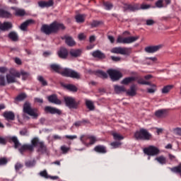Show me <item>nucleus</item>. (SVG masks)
<instances>
[{"label":"nucleus","mask_w":181,"mask_h":181,"mask_svg":"<svg viewBox=\"0 0 181 181\" xmlns=\"http://www.w3.org/2000/svg\"><path fill=\"white\" fill-rule=\"evenodd\" d=\"M66 29V26L64 24L60 23L57 21H54L49 25L44 24L41 27V32L45 33V35H50L52 33H57L59 30H64Z\"/></svg>","instance_id":"f257e3e1"},{"label":"nucleus","mask_w":181,"mask_h":181,"mask_svg":"<svg viewBox=\"0 0 181 181\" xmlns=\"http://www.w3.org/2000/svg\"><path fill=\"white\" fill-rule=\"evenodd\" d=\"M134 136L137 141H149L152 138V134L146 129L141 128L134 133Z\"/></svg>","instance_id":"f03ea898"},{"label":"nucleus","mask_w":181,"mask_h":181,"mask_svg":"<svg viewBox=\"0 0 181 181\" xmlns=\"http://www.w3.org/2000/svg\"><path fill=\"white\" fill-rule=\"evenodd\" d=\"M65 105L70 110H77L80 105V101L76 100V98L70 96H65L64 98Z\"/></svg>","instance_id":"7ed1b4c3"},{"label":"nucleus","mask_w":181,"mask_h":181,"mask_svg":"<svg viewBox=\"0 0 181 181\" xmlns=\"http://www.w3.org/2000/svg\"><path fill=\"white\" fill-rule=\"evenodd\" d=\"M23 111L25 114H28L30 117H33L34 118H36L38 117L39 115L36 113L37 111V109L36 108H32V105L29 102H25L23 105Z\"/></svg>","instance_id":"20e7f679"},{"label":"nucleus","mask_w":181,"mask_h":181,"mask_svg":"<svg viewBox=\"0 0 181 181\" xmlns=\"http://www.w3.org/2000/svg\"><path fill=\"white\" fill-rule=\"evenodd\" d=\"M143 151L145 155H148V156H158V155L160 153V150L155 146H149L144 148Z\"/></svg>","instance_id":"39448f33"},{"label":"nucleus","mask_w":181,"mask_h":181,"mask_svg":"<svg viewBox=\"0 0 181 181\" xmlns=\"http://www.w3.org/2000/svg\"><path fill=\"white\" fill-rule=\"evenodd\" d=\"M16 77L18 78H21V73L18 71L12 72V71H10L9 74L6 75L7 83L12 84L13 83H16Z\"/></svg>","instance_id":"423d86ee"},{"label":"nucleus","mask_w":181,"mask_h":181,"mask_svg":"<svg viewBox=\"0 0 181 181\" xmlns=\"http://www.w3.org/2000/svg\"><path fill=\"white\" fill-rule=\"evenodd\" d=\"M139 39V36L136 35L135 37H122L119 36L117 39V43H123V45H129L131 43H134V42H136Z\"/></svg>","instance_id":"0eeeda50"},{"label":"nucleus","mask_w":181,"mask_h":181,"mask_svg":"<svg viewBox=\"0 0 181 181\" xmlns=\"http://www.w3.org/2000/svg\"><path fill=\"white\" fill-rule=\"evenodd\" d=\"M61 74L64 77H71V78H76L77 80L80 78V74L78 73L69 69H64L63 71H61Z\"/></svg>","instance_id":"6e6552de"},{"label":"nucleus","mask_w":181,"mask_h":181,"mask_svg":"<svg viewBox=\"0 0 181 181\" xmlns=\"http://www.w3.org/2000/svg\"><path fill=\"white\" fill-rule=\"evenodd\" d=\"M107 74L110 76L112 81H118L122 77V73L115 69H108Z\"/></svg>","instance_id":"1a4fd4ad"},{"label":"nucleus","mask_w":181,"mask_h":181,"mask_svg":"<svg viewBox=\"0 0 181 181\" xmlns=\"http://www.w3.org/2000/svg\"><path fill=\"white\" fill-rule=\"evenodd\" d=\"M45 112H47V114H57V115H62V110L52 106H46L45 107Z\"/></svg>","instance_id":"9d476101"},{"label":"nucleus","mask_w":181,"mask_h":181,"mask_svg":"<svg viewBox=\"0 0 181 181\" xmlns=\"http://www.w3.org/2000/svg\"><path fill=\"white\" fill-rule=\"evenodd\" d=\"M38 6L42 9L44 8H50V6H53L54 5V1L53 0L46 1H40L37 2Z\"/></svg>","instance_id":"9b49d317"},{"label":"nucleus","mask_w":181,"mask_h":181,"mask_svg":"<svg viewBox=\"0 0 181 181\" xmlns=\"http://www.w3.org/2000/svg\"><path fill=\"white\" fill-rule=\"evenodd\" d=\"M47 100L49 103L52 104H56L57 105H62V100L57 98V95L52 94L47 97Z\"/></svg>","instance_id":"f8f14e48"},{"label":"nucleus","mask_w":181,"mask_h":181,"mask_svg":"<svg viewBox=\"0 0 181 181\" xmlns=\"http://www.w3.org/2000/svg\"><path fill=\"white\" fill-rule=\"evenodd\" d=\"M13 28L12 23L6 21L4 23L0 22V30L3 32H6V30H11Z\"/></svg>","instance_id":"ddd939ff"},{"label":"nucleus","mask_w":181,"mask_h":181,"mask_svg":"<svg viewBox=\"0 0 181 181\" xmlns=\"http://www.w3.org/2000/svg\"><path fill=\"white\" fill-rule=\"evenodd\" d=\"M62 40H65V43L67 45V46H69V47H73L74 46H76V41H74V39L71 37V36L65 35L64 37H62Z\"/></svg>","instance_id":"4468645a"},{"label":"nucleus","mask_w":181,"mask_h":181,"mask_svg":"<svg viewBox=\"0 0 181 181\" xmlns=\"http://www.w3.org/2000/svg\"><path fill=\"white\" fill-rule=\"evenodd\" d=\"M160 49H162V45H153L146 47L144 50L146 53H156Z\"/></svg>","instance_id":"2eb2a0df"},{"label":"nucleus","mask_w":181,"mask_h":181,"mask_svg":"<svg viewBox=\"0 0 181 181\" xmlns=\"http://www.w3.org/2000/svg\"><path fill=\"white\" fill-rule=\"evenodd\" d=\"M112 53H115L116 54H127L128 49L121 47H115L112 49Z\"/></svg>","instance_id":"dca6fc26"},{"label":"nucleus","mask_w":181,"mask_h":181,"mask_svg":"<svg viewBox=\"0 0 181 181\" xmlns=\"http://www.w3.org/2000/svg\"><path fill=\"white\" fill-rule=\"evenodd\" d=\"M57 54L60 59H67L69 56V50L66 47H61L57 52Z\"/></svg>","instance_id":"f3484780"},{"label":"nucleus","mask_w":181,"mask_h":181,"mask_svg":"<svg viewBox=\"0 0 181 181\" xmlns=\"http://www.w3.org/2000/svg\"><path fill=\"white\" fill-rule=\"evenodd\" d=\"M27 151L33 152L32 146H30V144H23L18 148V152H20L21 155H25V152H27Z\"/></svg>","instance_id":"a211bd4d"},{"label":"nucleus","mask_w":181,"mask_h":181,"mask_svg":"<svg viewBox=\"0 0 181 181\" xmlns=\"http://www.w3.org/2000/svg\"><path fill=\"white\" fill-rule=\"evenodd\" d=\"M3 117L7 121H14L15 120V113L12 111H6L3 113Z\"/></svg>","instance_id":"6ab92c4d"},{"label":"nucleus","mask_w":181,"mask_h":181,"mask_svg":"<svg viewBox=\"0 0 181 181\" xmlns=\"http://www.w3.org/2000/svg\"><path fill=\"white\" fill-rule=\"evenodd\" d=\"M91 55L93 56V57H95V59H99L100 60L105 59V54L98 49L93 52L91 53Z\"/></svg>","instance_id":"aec40b11"},{"label":"nucleus","mask_w":181,"mask_h":181,"mask_svg":"<svg viewBox=\"0 0 181 181\" xmlns=\"http://www.w3.org/2000/svg\"><path fill=\"white\" fill-rule=\"evenodd\" d=\"M134 81H136L138 84H141L143 86H152L151 82L144 80V78L141 76H134Z\"/></svg>","instance_id":"412c9836"},{"label":"nucleus","mask_w":181,"mask_h":181,"mask_svg":"<svg viewBox=\"0 0 181 181\" xmlns=\"http://www.w3.org/2000/svg\"><path fill=\"white\" fill-rule=\"evenodd\" d=\"M93 151H95V152H97V153H107V147L103 145H98L95 146Z\"/></svg>","instance_id":"4be33fe9"},{"label":"nucleus","mask_w":181,"mask_h":181,"mask_svg":"<svg viewBox=\"0 0 181 181\" xmlns=\"http://www.w3.org/2000/svg\"><path fill=\"white\" fill-rule=\"evenodd\" d=\"M82 53H83V50L81 49H72L69 52V54L70 56H71V57H80Z\"/></svg>","instance_id":"5701e85b"},{"label":"nucleus","mask_w":181,"mask_h":181,"mask_svg":"<svg viewBox=\"0 0 181 181\" xmlns=\"http://www.w3.org/2000/svg\"><path fill=\"white\" fill-rule=\"evenodd\" d=\"M8 141L10 142V144H11V142L14 143L15 149H18V148L21 146V143L19 142V140H18V137L15 136L8 137Z\"/></svg>","instance_id":"b1692460"},{"label":"nucleus","mask_w":181,"mask_h":181,"mask_svg":"<svg viewBox=\"0 0 181 181\" xmlns=\"http://www.w3.org/2000/svg\"><path fill=\"white\" fill-rule=\"evenodd\" d=\"M32 23H35V21L30 19V20H27L26 21H25L24 23H23L21 26H20V29L21 30H26V29L28 28V26L30 25H32Z\"/></svg>","instance_id":"393cba45"},{"label":"nucleus","mask_w":181,"mask_h":181,"mask_svg":"<svg viewBox=\"0 0 181 181\" xmlns=\"http://www.w3.org/2000/svg\"><path fill=\"white\" fill-rule=\"evenodd\" d=\"M76 23H84L86 22V14H77L75 16Z\"/></svg>","instance_id":"a878e982"},{"label":"nucleus","mask_w":181,"mask_h":181,"mask_svg":"<svg viewBox=\"0 0 181 181\" xmlns=\"http://www.w3.org/2000/svg\"><path fill=\"white\" fill-rule=\"evenodd\" d=\"M8 39H11L13 42H18L19 40V36L15 31H11L8 35Z\"/></svg>","instance_id":"bb28decb"},{"label":"nucleus","mask_w":181,"mask_h":181,"mask_svg":"<svg viewBox=\"0 0 181 181\" xmlns=\"http://www.w3.org/2000/svg\"><path fill=\"white\" fill-rule=\"evenodd\" d=\"M37 152H40V153H46L47 152V147L45 145V142L40 141L39 143Z\"/></svg>","instance_id":"cd10ccee"},{"label":"nucleus","mask_w":181,"mask_h":181,"mask_svg":"<svg viewBox=\"0 0 181 181\" xmlns=\"http://www.w3.org/2000/svg\"><path fill=\"white\" fill-rule=\"evenodd\" d=\"M50 69H52V70H53L54 71H55V73H58L59 74H62V67L60 66V65L57 64H52L50 65Z\"/></svg>","instance_id":"c85d7f7f"},{"label":"nucleus","mask_w":181,"mask_h":181,"mask_svg":"<svg viewBox=\"0 0 181 181\" xmlns=\"http://www.w3.org/2000/svg\"><path fill=\"white\" fill-rule=\"evenodd\" d=\"M40 142L41 141H39V138L37 137H34L31 140V144H30V146H32L33 151H35V148H36V146H39V144H40Z\"/></svg>","instance_id":"c756f323"},{"label":"nucleus","mask_w":181,"mask_h":181,"mask_svg":"<svg viewBox=\"0 0 181 181\" xmlns=\"http://www.w3.org/2000/svg\"><path fill=\"white\" fill-rule=\"evenodd\" d=\"M155 115L157 118H163V117H166V110H158L156 111Z\"/></svg>","instance_id":"7c9ffc66"},{"label":"nucleus","mask_w":181,"mask_h":181,"mask_svg":"<svg viewBox=\"0 0 181 181\" xmlns=\"http://www.w3.org/2000/svg\"><path fill=\"white\" fill-rule=\"evenodd\" d=\"M114 88L116 94H121V93H125V91H127L125 87L119 86L118 85H115Z\"/></svg>","instance_id":"2f4dec72"},{"label":"nucleus","mask_w":181,"mask_h":181,"mask_svg":"<svg viewBox=\"0 0 181 181\" xmlns=\"http://www.w3.org/2000/svg\"><path fill=\"white\" fill-rule=\"evenodd\" d=\"M127 94H128V95H130L131 97L136 95V87L135 86V85H132L130 87V90L127 92Z\"/></svg>","instance_id":"473e14b6"},{"label":"nucleus","mask_w":181,"mask_h":181,"mask_svg":"<svg viewBox=\"0 0 181 181\" xmlns=\"http://www.w3.org/2000/svg\"><path fill=\"white\" fill-rule=\"evenodd\" d=\"M132 81H135V77H127L122 81L121 84H124L125 86H127V84H129V83H132Z\"/></svg>","instance_id":"72a5a7b5"},{"label":"nucleus","mask_w":181,"mask_h":181,"mask_svg":"<svg viewBox=\"0 0 181 181\" xmlns=\"http://www.w3.org/2000/svg\"><path fill=\"white\" fill-rule=\"evenodd\" d=\"M86 124H90V121L83 119L82 120H79L76 122L74 125H75V127H81L82 125H86Z\"/></svg>","instance_id":"f704fd0d"},{"label":"nucleus","mask_w":181,"mask_h":181,"mask_svg":"<svg viewBox=\"0 0 181 181\" xmlns=\"http://www.w3.org/2000/svg\"><path fill=\"white\" fill-rule=\"evenodd\" d=\"M90 135H82L80 137V141L83 144V145H85V146H88V143H87V141H88Z\"/></svg>","instance_id":"c9c22d12"},{"label":"nucleus","mask_w":181,"mask_h":181,"mask_svg":"<svg viewBox=\"0 0 181 181\" xmlns=\"http://www.w3.org/2000/svg\"><path fill=\"white\" fill-rule=\"evenodd\" d=\"M65 88L69 90V91H72V93H77L78 88H76V86L73 84H67L65 86Z\"/></svg>","instance_id":"e433bc0d"},{"label":"nucleus","mask_w":181,"mask_h":181,"mask_svg":"<svg viewBox=\"0 0 181 181\" xmlns=\"http://www.w3.org/2000/svg\"><path fill=\"white\" fill-rule=\"evenodd\" d=\"M155 160H157L160 165H166V157L163 156H160L159 157H156Z\"/></svg>","instance_id":"4c0bfd02"},{"label":"nucleus","mask_w":181,"mask_h":181,"mask_svg":"<svg viewBox=\"0 0 181 181\" xmlns=\"http://www.w3.org/2000/svg\"><path fill=\"white\" fill-rule=\"evenodd\" d=\"M0 18H11V13L4 9H0Z\"/></svg>","instance_id":"58836bf2"},{"label":"nucleus","mask_w":181,"mask_h":181,"mask_svg":"<svg viewBox=\"0 0 181 181\" xmlns=\"http://www.w3.org/2000/svg\"><path fill=\"white\" fill-rule=\"evenodd\" d=\"M103 6L105 7V9L106 11H111V9H112V8H114V5L112 4V3L110 1L103 2Z\"/></svg>","instance_id":"ea45409f"},{"label":"nucleus","mask_w":181,"mask_h":181,"mask_svg":"<svg viewBox=\"0 0 181 181\" xmlns=\"http://www.w3.org/2000/svg\"><path fill=\"white\" fill-rule=\"evenodd\" d=\"M28 95H26V93H22L21 94H19L16 98L15 100L16 101H23V100H25V98H27Z\"/></svg>","instance_id":"a19ab883"},{"label":"nucleus","mask_w":181,"mask_h":181,"mask_svg":"<svg viewBox=\"0 0 181 181\" xmlns=\"http://www.w3.org/2000/svg\"><path fill=\"white\" fill-rule=\"evenodd\" d=\"M85 101H86V105L87 108H88V110H90V111H93V110H94L95 108L94 103H93L91 100H88L87 99H86Z\"/></svg>","instance_id":"79ce46f5"},{"label":"nucleus","mask_w":181,"mask_h":181,"mask_svg":"<svg viewBox=\"0 0 181 181\" xmlns=\"http://www.w3.org/2000/svg\"><path fill=\"white\" fill-rule=\"evenodd\" d=\"M25 165L26 168H33L36 165V160L33 159L31 160L25 161Z\"/></svg>","instance_id":"37998d69"},{"label":"nucleus","mask_w":181,"mask_h":181,"mask_svg":"<svg viewBox=\"0 0 181 181\" xmlns=\"http://www.w3.org/2000/svg\"><path fill=\"white\" fill-rule=\"evenodd\" d=\"M170 170H171L173 173H181V164H179L177 166L170 168Z\"/></svg>","instance_id":"c03bdc74"},{"label":"nucleus","mask_w":181,"mask_h":181,"mask_svg":"<svg viewBox=\"0 0 181 181\" xmlns=\"http://www.w3.org/2000/svg\"><path fill=\"white\" fill-rule=\"evenodd\" d=\"M173 88V86L168 85L165 86L162 89L163 94H168V93Z\"/></svg>","instance_id":"a18cd8bd"},{"label":"nucleus","mask_w":181,"mask_h":181,"mask_svg":"<svg viewBox=\"0 0 181 181\" xmlns=\"http://www.w3.org/2000/svg\"><path fill=\"white\" fill-rule=\"evenodd\" d=\"M130 12H135L139 11V4H130Z\"/></svg>","instance_id":"49530a36"},{"label":"nucleus","mask_w":181,"mask_h":181,"mask_svg":"<svg viewBox=\"0 0 181 181\" xmlns=\"http://www.w3.org/2000/svg\"><path fill=\"white\" fill-rule=\"evenodd\" d=\"M37 80L38 81H40V83L42 84V86H43L44 87L47 86V81L45 79V78H43V76H40L37 77Z\"/></svg>","instance_id":"de8ad7c7"},{"label":"nucleus","mask_w":181,"mask_h":181,"mask_svg":"<svg viewBox=\"0 0 181 181\" xmlns=\"http://www.w3.org/2000/svg\"><path fill=\"white\" fill-rule=\"evenodd\" d=\"M97 74H98L99 77H101V78H108V74L103 71H98Z\"/></svg>","instance_id":"09e8293b"},{"label":"nucleus","mask_w":181,"mask_h":181,"mask_svg":"<svg viewBox=\"0 0 181 181\" xmlns=\"http://www.w3.org/2000/svg\"><path fill=\"white\" fill-rule=\"evenodd\" d=\"M89 141L90 142L88 143V146H90V145H94L95 142H97V138L94 136H89Z\"/></svg>","instance_id":"8fccbe9b"},{"label":"nucleus","mask_w":181,"mask_h":181,"mask_svg":"<svg viewBox=\"0 0 181 181\" xmlns=\"http://www.w3.org/2000/svg\"><path fill=\"white\" fill-rule=\"evenodd\" d=\"M101 23H103V22L93 20V21L90 23V26H91V28H97V27L100 26V25Z\"/></svg>","instance_id":"3c124183"},{"label":"nucleus","mask_w":181,"mask_h":181,"mask_svg":"<svg viewBox=\"0 0 181 181\" xmlns=\"http://www.w3.org/2000/svg\"><path fill=\"white\" fill-rule=\"evenodd\" d=\"M112 136L115 141H122V139H124V136L117 133H113Z\"/></svg>","instance_id":"603ef678"},{"label":"nucleus","mask_w":181,"mask_h":181,"mask_svg":"<svg viewBox=\"0 0 181 181\" xmlns=\"http://www.w3.org/2000/svg\"><path fill=\"white\" fill-rule=\"evenodd\" d=\"M156 8H165V4L163 3V0H158L155 4Z\"/></svg>","instance_id":"864d4df0"},{"label":"nucleus","mask_w":181,"mask_h":181,"mask_svg":"<svg viewBox=\"0 0 181 181\" xmlns=\"http://www.w3.org/2000/svg\"><path fill=\"white\" fill-rule=\"evenodd\" d=\"M20 74L22 76V80H27L28 77L30 76L29 73L25 71H21Z\"/></svg>","instance_id":"5fc2aeb1"},{"label":"nucleus","mask_w":181,"mask_h":181,"mask_svg":"<svg viewBox=\"0 0 181 181\" xmlns=\"http://www.w3.org/2000/svg\"><path fill=\"white\" fill-rule=\"evenodd\" d=\"M26 12L23 9H18L16 11V16H25Z\"/></svg>","instance_id":"6e6d98bb"},{"label":"nucleus","mask_w":181,"mask_h":181,"mask_svg":"<svg viewBox=\"0 0 181 181\" xmlns=\"http://www.w3.org/2000/svg\"><path fill=\"white\" fill-rule=\"evenodd\" d=\"M6 86V81H5V76L0 75V86L5 87Z\"/></svg>","instance_id":"4d7b16f0"},{"label":"nucleus","mask_w":181,"mask_h":181,"mask_svg":"<svg viewBox=\"0 0 181 181\" xmlns=\"http://www.w3.org/2000/svg\"><path fill=\"white\" fill-rule=\"evenodd\" d=\"M150 86L153 87V88H148L147 93H149V94H153V93H155V91H156V85L151 83V86Z\"/></svg>","instance_id":"13d9d810"},{"label":"nucleus","mask_w":181,"mask_h":181,"mask_svg":"<svg viewBox=\"0 0 181 181\" xmlns=\"http://www.w3.org/2000/svg\"><path fill=\"white\" fill-rule=\"evenodd\" d=\"M110 146L112 147L113 149H117V148H119L121 146V142L119 141H115L110 144Z\"/></svg>","instance_id":"bf43d9fd"},{"label":"nucleus","mask_w":181,"mask_h":181,"mask_svg":"<svg viewBox=\"0 0 181 181\" xmlns=\"http://www.w3.org/2000/svg\"><path fill=\"white\" fill-rule=\"evenodd\" d=\"M40 175L42 177H45V179H49L50 177V175H49L47 174V171L46 170H43V171H41L40 173Z\"/></svg>","instance_id":"052dcab7"},{"label":"nucleus","mask_w":181,"mask_h":181,"mask_svg":"<svg viewBox=\"0 0 181 181\" xmlns=\"http://www.w3.org/2000/svg\"><path fill=\"white\" fill-rule=\"evenodd\" d=\"M173 133L175 135H178V136H181V128L180 127H176L173 129Z\"/></svg>","instance_id":"680f3d73"},{"label":"nucleus","mask_w":181,"mask_h":181,"mask_svg":"<svg viewBox=\"0 0 181 181\" xmlns=\"http://www.w3.org/2000/svg\"><path fill=\"white\" fill-rule=\"evenodd\" d=\"M151 8V5L149 4H141V5H139V11L143 10V11H145L146 9H149Z\"/></svg>","instance_id":"e2e57ef3"},{"label":"nucleus","mask_w":181,"mask_h":181,"mask_svg":"<svg viewBox=\"0 0 181 181\" xmlns=\"http://www.w3.org/2000/svg\"><path fill=\"white\" fill-rule=\"evenodd\" d=\"M60 149H61L62 153H64V154L67 153V152H69L70 151V148H69L64 145L62 146Z\"/></svg>","instance_id":"0e129e2a"},{"label":"nucleus","mask_w":181,"mask_h":181,"mask_svg":"<svg viewBox=\"0 0 181 181\" xmlns=\"http://www.w3.org/2000/svg\"><path fill=\"white\" fill-rule=\"evenodd\" d=\"M8 163V159L6 158H0V166H4Z\"/></svg>","instance_id":"69168bd1"},{"label":"nucleus","mask_w":181,"mask_h":181,"mask_svg":"<svg viewBox=\"0 0 181 181\" xmlns=\"http://www.w3.org/2000/svg\"><path fill=\"white\" fill-rule=\"evenodd\" d=\"M22 168H23V165L21 164V163H17L15 165V170H16V172H18V170H21V169H22Z\"/></svg>","instance_id":"338daca9"},{"label":"nucleus","mask_w":181,"mask_h":181,"mask_svg":"<svg viewBox=\"0 0 181 181\" xmlns=\"http://www.w3.org/2000/svg\"><path fill=\"white\" fill-rule=\"evenodd\" d=\"M146 25H147V26H153V25H155V21L152 19L146 20Z\"/></svg>","instance_id":"774afa93"}]
</instances>
